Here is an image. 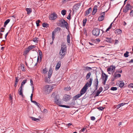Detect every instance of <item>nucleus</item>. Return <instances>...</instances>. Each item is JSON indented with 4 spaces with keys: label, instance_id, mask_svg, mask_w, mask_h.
Segmentation results:
<instances>
[{
    "label": "nucleus",
    "instance_id": "1",
    "mask_svg": "<svg viewBox=\"0 0 133 133\" xmlns=\"http://www.w3.org/2000/svg\"><path fill=\"white\" fill-rule=\"evenodd\" d=\"M61 49L60 50L59 55L61 59L63 58L66 53V46L64 44H62L61 46Z\"/></svg>",
    "mask_w": 133,
    "mask_h": 133
},
{
    "label": "nucleus",
    "instance_id": "2",
    "mask_svg": "<svg viewBox=\"0 0 133 133\" xmlns=\"http://www.w3.org/2000/svg\"><path fill=\"white\" fill-rule=\"evenodd\" d=\"M59 25L61 27H65L66 28L68 29V22H66L64 19H62L59 20Z\"/></svg>",
    "mask_w": 133,
    "mask_h": 133
},
{
    "label": "nucleus",
    "instance_id": "3",
    "mask_svg": "<svg viewBox=\"0 0 133 133\" xmlns=\"http://www.w3.org/2000/svg\"><path fill=\"white\" fill-rule=\"evenodd\" d=\"M54 101L55 103L59 106H61V102L59 99V97L58 95H56L54 97Z\"/></svg>",
    "mask_w": 133,
    "mask_h": 133
},
{
    "label": "nucleus",
    "instance_id": "4",
    "mask_svg": "<svg viewBox=\"0 0 133 133\" xmlns=\"http://www.w3.org/2000/svg\"><path fill=\"white\" fill-rule=\"evenodd\" d=\"M52 73L51 69H50L48 73V77H46L45 78V82L47 83H50V78L51 77Z\"/></svg>",
    "mask_w": 133,
    "mask_h": 133
},
{
    "label": "nucleus",
    "instance_id": "5",
    "mask_svg": "<svg viewBox=\"0 0 133 133\" xmlns=\"http://www.w3.org/2000/svg\"><path fill=\"white\" fill-rule=\"evenodd\" d=\"M52 87L49 85H47L45 87L44 91L46 94H49L52 91Z\"/></svg>",
    "mask_w": 133,
    "mask_h": 133
},
{
    "label": "nucleus",
    "instance_id": "6",
    "mask_svg": "<svg viewBox=\"0 0 133 133\" xmlns=\"http://www.w3.org/2000/svg\"><path fill=\"white\" fill-rule=\"evenodd\" d=\"M132 8V6L130 4L127 3L124 7L123 11L125 13H126L129 10H131Z\"/></svg>",
    "mask_w": 133,
    "mask_h": 133
},
{
    "label": "nucleus",
    "instance_id": "7",
    "mask_svg": "<svg viewBox=\"0 0 133 133\" xmlns=\"http://www.w3.org/2000/svg\"><path fill=\"white\" fill-rule=\"evenodd\" d=\"M100 30L98 28H95L92 31V34L94 36H98L99 34Z\"/></svg>",
    "mask_w": 133,
    "mask_h": 133
},
{
    "label": "nucleus",
    "instance_id": "8",
    "mask_svg": "<svg viewBox=\"0 0 133 133\" xmlns=\"http://www.w3.org/2000/svg\"><path fill=\"white\" fill-rule=\"evenodd\" d=\"M57 14L56 13L53 12L49 16V18L50 20H54L57 18Z\"/></svg>",
    "mask_w": 133,
    "mask_h": 133
},
{
    "label": "nucleus",
    "instance_id": "9",
    "mask_svg": "<svg viewBox=\"0 0 133 133\" xmlns=\"http://www.w3.org/2000/svg\"><path fill=\"white\" fill-rule=\"evenodd\" d=\"M116 72L114 74L113 77H112L111 79L112 81H114L115 79L118 78H119L121 77V75L120 74H117Z\"/></svg>",
    "mask_w": 133,
    "mask_h": 133
},
{
    "label": "nucleus",
    "instance_id": "10",
    "mask_svg": "<svg viewBox=\"0 0 133 133\" xmlns=\"http://www.w3.org/2000/svg\"><path fill=\"white\" fill-rule=\"evenodd\" d=\"M92 80L93 79L92 78H90L89 82H87L84 87H85L87 89H88V87H90L91 86L92 83Z\"/></svg>",
    "mask_w": 133,
    "mask_h": 133
},
{
    "label": "nucleus",
    "instance_id": "11",
    "mask_svg": "<svg viewBox=\"0 0 133 133\" xmlns=\"http://www.w3.org/2000/svg\"><path fill=\"white\" fill-rule=\"evenodd\" d=\"M81 5V3H77L73 6V11H76L78 10Z\"/></svg>",
    "mask_w": 133,
    "mask_h": 133
},
{
    "label": "nucleus",
    "instance_id": "12",
    "mask_svg": "<svg viewBox=\"0 0 133 133\" xmlns=\"http://www.w3.org/2000/svg\"><path fill=\"white\" fill-rule=\"evenodd\" d=\"M71 97L70 95L67 94H65L63 98V101L66 102L70 99Z\"/></svg>",
    "mask_w": 133,
    "mask_h": 133
},
{
    "label": "nucleus",
    "instance_id": "13",
    "mask_svg": "<svg viewBox=\"0 0 133 133\" xmlns=\"http://www.w3.org/2000/svg\"><path fill=\"white\" fill-rule=\"evenodd\" d=\"M115 66H114L113 65H111L107 69V71L108 72L111 71L114 72L115 70Z\"/></svg>",
    "mask_w": 133,
    "mask_h": 133
},
{
    "label": "nucleus",
    "instance_id": "14",
    "mask_svg": "<svg viewBox=\"0 0 133 133\" xmlns=\"http://www.w3.org/2000/svg\"><path fill=\"white\" fill-rule=\"evenodd\" d=\"M103 14V15L100 16L98 18V20L99 21H102L104 19V16L105 15V12H102L101 14Z\"/></svg>",
    "mask_w": 133,
    "mask_h": 133
},
{
    "label": "nucleus",
    "instance_id": "15",
    "mask_svg": "<svg viewBox=\"0 0 133 133\" xmlns=\"http://www.w3.org/2000/svg\"><path fill=\"white\" fill-rule=\"evenodd\" d=\"M87 90L85 87H83L80 91V94L81 95L85 93Z\"/></svg>",
    "mask_w": 133,
    "mask_h": 133
},
{
    "label": "nucleus",
    "instance_id": "16",
    "mask_svg": "<svg viewBox=\"0 0 133 133\" xmlns=\"http://www.w3.org/2000/svg\"><path fill=\"white\" fill-rule=\"evenodd\" d=\"M22 86H21L18 90V92L19 95L23 97V89Z\"/></svg>",
    "mask_w": 133,
    "mask_h": 133
},
{
    "label": "nucleus",
    "instance_id": "17",
    "mask_svg": "<svg viewBox=\"0 0 133 133\" xmlns=\"http://www.w3.org/2000/svg\"><path fill=\"white\" fill-rule=\"evenodd\" d=\"M92 8L91 7L89 8L85 11V16H86L88 15L91 11Z\"/></svg>",
    "mask_w": 133,
    "mask_h": 133
},
{
    "label": "nucleus",
    "instance_id": "18",
    "mask_svg": "<svg viewBox=\"0 0 133 133\" xmlns=\"http://www.w3.org/2000/svg\"><path fill=\"white\" fill-rule=\"evenodd\" d=\"M97 5H95L94 6L92 12V15H95L96 12L97 10Z\"/></svg>",
    "mask_w": 133,
    "mask_h": 133
},
{
    "label": "nucleus",
    "instance_id": "19",
    "mask_svg": "<svg viewBox=\"0 0 133 133\" xmlns=\"http://www.w3.org/2000/svg\"><path fill=\"white\" fill-rule=\"evenodd\" d=\"M126 103H119V104L117 105H116V107L115 108H116V107L117 109H118L121 107L123 106Z\"/></svg>",
    "mask_w": 133,
    "mask_h": 133
},
{
    "label": "nucleus",
    "instance_id": "20",
    "mask_svg": "<svg viewBox=\"0 0 133 133\" xmlns=\"http://www.w3.org/2000/svg\"><path fill=\"white\" fill-rule=\"evenodd\" d=\"M61 61H59L57 63L55 69L56 70H58L61 66Z\"/></svg>",
    "mask_w": 133,
    "mask_h": 133
},
{
    "label": "nucleus",
    "instance_id": "21",
    "mask_svg": "<svg viewBox=\"0 0 133 133\" xmlns=\"http://www.w3.org/2000/svg\"><path fill=\"white\" fill-rule=\"evenodd\" d=\"M105 41L110 43H112L113 42V40L112 39L110 38L106 37L105 39Z\"/></svg>",
    "mask_w": 133,
    "mask_h": 133
},
{
    "label": "nucleus",
    "instance_id": "22",
    "mask_svg": "<svg viewBox=\"0 0 133 133\" xmlns=\"http://www.w3.org/2000/svg\"><path fill=\"white\" fill-rule=\"evenodd\" d=\"M119 86L121 88H122L124 85V82L122 81H119Z\"/></svg>",
    "mask_w": 133,
    "mask_h": 133
},
{
    "label": "nucleus",
    "instance_id": "23",
    "mask_svg": "<svg viewBox=\"0 0 133 133\" xmlns=\"http://www.w3.org/2000/svg\"><path fill=\"white\" fill-rule=\"evenodd\" d=\"M84 70L85 71H90L92 69V68L88 66H84Z\"/></svg>",
    "mask_w": 133,
    "mask_h": 133
},
{
    "label": "nucleus",
    "instance_id": "24",
    "mask_svg": "<svg viewBox=\"0 0 133 133\" xmlns=\"http://www.w3.org/2000/svg\"><path fill=\"white\" fill-rule=\"evenodd\" d=\"M115 32L116 34L119 35L121 34L122 32V30L119 29H117L115 31Z\"/></svg>",
    "mask_w": 133,
    "mask_h": 133
},
{
    "label": "nucleus",
    "instance_id": "25",
    "mask_svg": "<svg viewBox=\"0 0 133 133\" xmlns=\"http://www.w3.org/2000/svg\"><path fill=\"white\" fill-rule=\"evenodd\" d=\"M26 10L27 12V14H30L32 11V9L31 8H27L26 9Z\"/></svg>",
    "mask_w": 133,
    "mask_h": 133
},
{
    "label": "nucleus",
    "instance_id": "26",
    "mask_svg": "<svg viewBox=\"0 0 133 133\" xmlns=\"http://www.w3.org/2000/svg\"><path fill=\"white\" fill-rule=\"evenodd\" d=\"M94 85L95 86L96 85H98V81L97 78L95 79L94 81Z\"/></svg>",
    "mask_w": 133,
    "mask_h": 133
},
{
    "label": "nucleus",
    "instance_id": "27",
    "mask_svg": "<svg viewBox=\"0 0 133 133\" xmlns=\"http://www.w3.org/2000/svg\"><path fill=\"white\" fill-rule=\"evenodd\" d=\"M30 50L29 49V48L28 47L25 49V51L24 52V55H26L29 52Z\"/></svg>",
    "mask_w": 133,
    "mask_h": 133
},
{
    "label": "nucleus",
    "instance_id": "28",
    "mask_svg": "<svg viewBox=\"0 0 133 133\" xmlns=\"http://www.w3.org/2000/svg\"><path fill=\"white\" fill-rule=\"evenodd\" d=\"M82 95L80 94H78L76 95L74 97V99L76 100L77 99L79 98Z\"/></svg>",
    "mask_w": 133,
    "mask_h": 133
},
{
    "label": "nucleus",
    "instance_id": "29",
    "mask_svg": "<svg viewBox=\"0 0 133 133\" xmlns=\"http://www.w3.org/2000/svg\"><path fill=\"white\" fill-rule=\"evenodd\" d=\"M30 118H31V119L34 121H36L38 122L39 121V118H36L34 117H30Z\"/></svg>",
    "mask_w": 133,
    "mask_h": 133
},
{
    "label": "nucleus",
    "instance_id": "30",
    "mask_svg": "<svg viewBox=\"0 0 133 133\" xmlns=\"http://www.w3.org/2000/svg\"><path fill=\"white\" fill-rule=\"evenodd\" d=\"M91 75V73L90 72H89L87 74L86 77V79L88 80L90 77Z\"/></svg>",
    "mask_w": 133,
    "mask_h": 133
},
{
    "label": "nucleus",
    "instance_id": "31",
    "mask_svg": "<svg viewBox=\"0 0 133 133\" xmlns=\"http://www.w3.org/2000/svg\"><path fill=\"white\" fill-rule=\"evenodd\" d=\"M61 29V28H60L59 27H57L56 28L54 29V31H53V32L54 33H55L56 34L57 31H59Z\"/></svg>",
    "mask_w": 133,
    "mask_h": 133
},
{
    "label": "nucleus",
    "instance_id": "32",
    "mask_svg": "<svg viewBox=\"0 0 133 133\" xmlns=\"http://www.w3.org/2000/svg\"><path fill=\"white\" fill-rule=\"evenodd\" d=\"M67 40L68 43H70V36L69 34H68L67 36Z\"/></svg>",
    "mask_w": 133,
    "mask_h": 133
},
{
    "label": "nucleus",
    "instance_id": "33",
    "mask_svg": "<svg viewBox=\"0 0 133 133\" xmlns=\"http://www.w3.org/2000/svg\"><path fill=\"white\" fill-rule=\"evenodd\" d=\"M66 11L64 9L62 10L61 13L62 15L64 16L66 14Z\"/></svg>",
    "mask_w": 133,
    "mask_h": 133
},
{
    "label": "nucleus",
    "instance_id": "34",
    "mask_svg": "<svg viewBox=\"0 0 133 133\" xmlns=\"http://www.w3.org/2000/svg\"><path fill=\"white\" fill-rule=\"evenodd\" d=\"M42 26L43 27L46 28L49 26V24L45 23H44L42 24Z\"/></svg>",
    "mask_w": 133,
    "mask_h": 133
},
{
    "label": "nucleus",
    "instance_id": "35",
    "mask_svg": "<svg viewBox=\"0 0 133 133\" xmlns=\"http://www.w3.org/2000/svg\"><path fill=\"white\" fill-rule=\"evenodd\" d=\"M26 82V79H24L23 80L21 83V86H22H22Z\"/></svg>",
    "mask_w": 133,
    "mask_h": 133
},
{
    "label": "nucleus",
    "instance_id": "36",
    "mask_svg": "<svg viewBox=\"0 0 133 133\" xmlns=\"http://www.w3.org/2000/svg\"><path fill=\"white\" fill-rule=\"evenodd\" d=\"M112 23H113L112 22L110 24L109 27L107 29L106 31H105V32H107L108 31H109V30L111 28L112 26Z\"/></svg>",
    "mask_w": 133,
    "mask_h": 133
},
{
    "label": "nucleus",
    "instance_id": "37",
    "mask_svg": "<svg viewBox=\"0 0 133 133\" xmlns=\"http://www.w3.org/2000/svg\"><path fill=\"white\" fill-rule=\"evenodd\" d=\"M38 38L35 37L33 39V41L36 43H37L38 41Z\"/></svg>",
    "mask_w": 133,
    "mask_h": 133
},
{
    "label": "nucleus",
    "instance_id": "38",
    "mask_svg": "<svg viewBox=\"0 0 133 133\" xmlns=\"http://www.w3.org/2000/svg\"><path fill=\"white\" fill-rule=\"evenodd\" d=\"M87 21V18H85L83 19V25L84 26L85 25Z\"/></svg>",
    "mask_w": 133,
    "mask_h": 133
},
{
    "label": "nucleus",
    "instance_id": "39",
    "mask_svg": "<svg viewBox=\"0 0 133 133\" xmlns=\"http://www.w3.org/2000/svg\"><path fill=\"white\" fill-rule=\"evenodd\" d=\"M129 53V52L127 51H126L125 53L124 54V56L125 57H127L129 56L128 54Z\"/></svg>",
    "mask_w": 133,
    "mask_h": 133
},
{
    "label": "nucleus",
    "instance_id": "40",
    "mask_svg": "<svg viewBox=\"0 0 133 133\" xmlns=\"http://www.w3.org/2000/svg\"><path fill=\"white\" fill-rule=\"evenodd\" d=\"M106 76H108L106 75L105 74H102V77L103 80H104L105 79V78Z\"/></svg>",
    "mask_w": 133,
    "mask_h": 133
},
{
    "label": "nucleus",
    "instance_id": "41",
    "mask_svg": "<svg viewBox=\"0 0 133 133\" xmlns=\"http://www.w3.org/2000/svg\"><path fill=\"white\" fill-rule=\"evenodd\" d=\"M35 47L36 46L35 45H31L28 47L29 48V49L30 50L32 49L35 48Z\"/></svg>",
    "mask_w": 133,
    "mask_h": 133
},
{
    "label": "nucleus",
    "instance_id": "42",
    "mask_svg": "<svg viewBox=\"0 0 133 133\" xmlns=\"http://www.w3.org/2000/svg\"><path fill=\"white\" fill-rule=\"evenodd\" d=\"M104 108L103 107H99L97 108V109H98L99 110L102 111Z\"/></svg>",
    "mask_w": 133,
    "mask_h": 133
},
{
    "label": "nucleus",
    "instance_id": "43",
    "mask_svg": "<svg viewBox=\"0 0 133 133\" xmlns=\"http://www.w3.org/2000/svg\"><path fill=\"white\" fill-rule=\"evenodd\" d=\"M116 87H112L111 88V90L112 91H115L117 90Z\"/></svg>",
    "mask_w": 133,
    "mask_h": 133
},
{
    "label": "nucleus",
    "instance_id": "44",
    "mask_svg": "<svg viewBox=\"0 0 133 133\" xmlns=\"http://www.w3.org/2000/svg\"><path fill=\"white\" fill-rule=\"evenodd\" d=\"M60 107H65L67 108H69L71 106L68 105H62L61 106H60Z\"/></svg>",
    "mask_w": 133,
    "mask_h": 133
},
{
    "label": "nucleus",
    "instance_id": "45",
    "mask_svg": "<svg viewBox=\"0 0 133 133\" xmlns=\"http://www.w3.org/2000/svg\"><path fill=\"white\" fill-rule=\"evenodd\" d=\"M41 22V21L40 20H38L36 22V25L37 26H39V23Z\"/></svg>",
    "mask_w": 133,
    "mask_h": 133
},
{
    "label": "nucleus",
    "instance_id": "46",
    "mask_svg": "<svg viewBox=\"0 0 133 133\" xmlns=\"http://www.w3.org/2000/svg\"><path fill=\"white\" fill-rule=\"evenodd\" d=\"M101 92L98 91V90H97V93L95 95V97L97 96H99V94Z\"/></svg>",
    "mask_w": 133,
    "mask_h": 133
},
{
    "label": "nucleus",
    "instance_id": "47",
    "mask_svg": "<svg viewBox=\"0 0 133 133\" xmlns=\"http://www.w3.org/2000/svg\"><path fill=\"white\" fill-rule=\"evenodd\" d=\"M1 32H3V31H0V39L2 38H3L2 36L3 34Z\"/></svg>",
    "mask_w": 133,
    "mask_h": 133
},
{
    "label": "nucleus",
    "instance_id": "48",
    "mask_svg": "<svg viewBox=\"0 0 133 133\" xmlns=\"http://www.w3.org/2000/svg\"><path fill=\"white\" fill-rule=\"evenodd\" d=\"M55 33H54L53 32H52V39L53 40V41L54 38H55Z\"/></svg>",
    "mask_w": 133,
    "mask_h": 133
},
{
    "label": "nucleus",
    "instance_id": "49",
    "mask_svg": "<svg viewBox=\"0 0 133 133\" xmlns=\"http://www.w3.org/2000/svg\"><path fill=\"white\" fill-rule=\"evenodd\" d=\"M38 52L39 53V56H42V51L40 50H39Z\"/></svg>",
    "mask_w": 133,
    "mask_h": 133
},
{
    "label": "nucleus",
    "instance_id": "50",
    "mask_svg": "<svg viewBox=\"0 0 133 133\" xmlns=\"http://www.w3.org/2000/svg\"><path fill=\"white\" fill-rule=\"evenodd\" d=\"M67 18L68 19L70 20L71 19V12H70L67 17Z\"/></svg>",
    "mask_w": 133,
    "mask_h": 133
},
{
    "label": "nucleus",
    "instance_id": "51",
    "mask_svg": "<svg viewBox=\"0 0 133 133\" xmlns=\"http://www.w3.org/2000/svg\"><path fill=\"white\" fill-rule=\"evenodd\" d=\"M15 78L16 79L15 83H18L19 81L18 77H16Z\"/></svg>",
    "mask_w": 133,
    "mask_h": 133
},
{
    "label": "nucleus",
    "instance_id": "52",
    "mask_svg": "<svg viewBox=\"0 0 133 133\" xmlns=\"http://www.w3.org/2000/svg\"><path fill=\"white\" fill-rule=\"evenodd\" d=\"M65 89L66 90V91H68L71 89V88L70 87H66L65 88Z\"/></svg>",
    "mask_w": 133,
    "mask_h": 133
},
{
    "label": "nucleus",
    "instance_id": "53",
    "mask_svg": "<svg viewBox=\"0 0 133 133\" xmlns=\"http://www.w3.org/2000/svg\"><path fill=\"white\" fill-rule=\"evenodd\" d=\"M10 21V19H8L6 20L4 22V23H5V24H7Z\"/></svg>",
    "mask_w": 133,
    "mask_h": 133
},
{
    "label": "nucleus",
    "instance_id": "54",
    "mask_svg": "<svg viewBox=\"0 0 133 133\" xmlns=\"http://www.w3.org/2000/svg\"><path fill=\"white\" fill-rule=\"evenodd\" d=\"M129 15L130 16H133V10H131Z\"/></svg>",
    "mask_w": 133,
    "mask_h": 133
},
{
    "label": "nucleus",
    "instance_id": "55",
    "mask_svg": "<svg viewBox=\"0 0 133 133\" xmlns=\"http://www.w3.org/2000/svg\"><path fill=\"white\" fill-rule=\"evenodd\" d=\"M122 70H116V73H122Z\"/></svg>",
    "mask_w": 133,
    "mask_h": 133
},
{
    "label": "nucleus",
    "instance_id": "56",
    "mask_svg": "<svg viewBox=\"0 0 133 133\" xmlns=\"http://www.w3.org/2000/svg\"><path fill=\"white\" fill-rule=\"evenodd\" d=\"M129 87L130 88H133V83H131L129 85Z\"/></svg>",
    "mask_w": 133,
    "mask_h": 133
},
{
    "label": "nucleus",
    "instance_id": "57",
    "mask_svg": "<svg viewBox=\"0 0 133 133\" xmlns=\"http://www.w3.org/2000/svg\"><path fill=\"white\" fill-rule=\"evenodd\" d=\"M95 40H96L95 42H97L98 43L99 42H100V40L99 38H96V39Z\"/></svg>",
    "mask_w": 133,
    "mask_h": 133
},
{
    "label": "nucleus",
    "instance_id": "58",
    "mask_svg": "<svg viewBox=\"0 0 133 133\" xmlns=\"http://www.w3.org/2000/svg\"><path fill=\"white\" fill-rule=\"evenodd\" d=\"M91 119L92 120L94 121L95 119V117L94 116H91L90 117Z\"/></svg>",
    "mask_w": 133,
    "mask_h": 133
},
{
    "label": "nucleus",
    "instance_id": "59",
    "mask_svg": "<svg viewBox=\"0 0 133 133\" xmlns=\"http://www.w3.org/2000/svg\"><path fill=\"white\" fill-rule=\"evenodd\" d=\"M98 90L101 92L103 90L102 88V87H101L99 88V90Z\"/></svg>",
    "mask_w": 133,
    "mask_h": 133
},
{
    "label": "nucleus",
    "instance_id": "60",
    "mask_svg": "<svg viewBox=\"0 0 133 133\" xmlns=\"http://www.w3.org/2000/svg\"><path fill=\"white\" fill-rule=\"evenodd\" d=\"M43 72L44 74H46L47 72V71L46 69H43Z\"/></svg>",
    "mask_w": 133,
    "mask_h": 133
},
{
    "label": "nucleus",
    "instance_id": "61",
    "mask_svg": "<svg viewBox=\"0 0 133 133\" xmlns=\"http://www.w3.org/2000/svg\"><path fill=\"white\" fill-rule=\"evenodd\" d=\"M86 129V127H84L83 129H82L81 130L82 132H84Z\"/></svg>",
    "mask_w": 133,
    "mask_h": 133
},
{
    "label": "nucleus",
    "instance_id": "62",
    "mask_svg": "<svg viewBox=\"0 0 133 133\" xmlns=\"http://www.w3.org/2000/svg\"><path fill=\"white\" fill-rule=\"evenodd\" d=\"M30 83H31V85H33V81H32V79H30Z\"/></svg>",
    "mask_w": 133,
    "mask_h": 133
},
{
    "label": "nucleus",
    "instance_id": "63",
    "mask_svg": "<svg viewBox=\"0 0 133 133\" xmlns=\"http://www.w3.org/2000/svg\"><path fill=\"white\" fill-rule=\"evenodd\" d=\"M5 30V28L3 27H2L1 28H0V31H3V32H4Z\"/></svg>",
    "mask_w": 133,
    "mask_h": 133
},
{
    "label": "nucleus",
    "instance_id": "64",
    "mask_svg": "<svg viewBox=\"0 0 133 133\" xmlns=\"http://www.w3.org/2000/svg\"><path fill=\"white\" fill-rule=\"evenodd\" d=\"M128 63H133V59H131Z\"/></svg>",
    "mask_w": 133,
    "mask_h": 133
}]
</instances>
